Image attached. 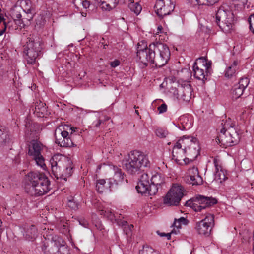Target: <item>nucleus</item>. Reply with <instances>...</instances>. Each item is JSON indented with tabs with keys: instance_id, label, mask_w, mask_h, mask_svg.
Masks as SVG:
<instances>
[{
	"instance_id": "f257e3e1",
	"label": "nucleus",
	"mask_w": 254,
	"mask_h": 254,
	"mask_svg": "<svg viewBox=\"0 0 254 254\" xmlns=\"http://www.w3.org/2000/svg\"><path fill=\"white\" fill-rule=\"evenodd\" d=\"M28 182L25 186L26 192L31 196H41L50 190V182L42 173L31 172L27 175Z\"/></svg>"
},
{
	"instance_id": "f03ea898",
	"label": "nucleus",
	"mask_w": 254,
	"mask_h": 254,
	"mask_svg": "<svg viewBox=\"0 0 254 254\" xmlns=\"http://www.w3.org/2000/svg\"><path fill=\"white\" fill-rule=\"evenodd\" d=\"M51 170L57 179L66 181L72 175L73 167L71 161L61 154H56L50 159Z\"/></svg>"
},
{
	"instance_id": "7ed1b4c3",
	"label": "nucleus",
	"mask_w": 254,
	"mask_h": 254,
	"mask_svg": "<svg viewBox=\"0 0 254 254\" xmlns=\"http://www.w3.org/2000/svg\"><path fill=\"white\" fill-rule=\"evenodd\" d=\"M147 156L138 150H133L128 154V158L123 164V167L131 174L139 173L143 168L149 165Z\"/></svg>"
},
{
	"instance_id": "20e7f679",
	"label": "nucleus",
	"mask_w": 254,
	"mask_h": 254,
	"mask_svg": "<svg viewBox=\"0 0 254 254\" xmlns=\"http://www.w3.org/2000/svg\"><path fill=\"white\" fill-rule=\"evenodd\" d=\"M46 236L42 248L45 254H69V250L62 238L53 235L50 231Z\"/></svg>"
},
{
	"instance_id": "39448f33",
	"label": "nucleus",
	"mask_w": 254,
	"mask_h": 254,
	"mask_svg": "<svg viewBox=\"0 0 254 254\" xmlns=\"http://www.w3.org/2000/svg\"><path fill=\"white\" fill-rule=\"evenodd\" d=\"M149 47L154 60L155 66L161 67L165 65L170 57V51L168 46L161 42H156L150 44Z\"/></svg>"
},
{
	"instance_id": "423d86ee",
	"label": "nucleus",
	"mask_w": 254,
	"mask_h": 254,
	"mask_svg": "<svg viewBox=\"0 0 254 254\" xmlns=\"http://www.w3.org/2000/svg\"><path fill=\"white\" fill-rule=\"evenodd\" d=\"M28 41L24 45V52L26 53V58L27 64L33 65L35 64L37 58L41 56V40L38 37L33 36L29 37Z\"/></svg>"
},
{
	"instance_id": "0eeeda50",
	"label": "nucleus",
	"mask_w": 254,
	"mask_h": 254,
	"mask_svg": "<svg viewBox=\"0 0 254 254\" xmlns=\"http://www.w3.org/2000/svg\"><path fill=\"white\" fill-rule=\"evenodd\" d=\"M234 17L227 4L222 5L216 13V22L219 27L223 30L228 31L232 27Z\"/></svg>"
},
{
	"instance_id": "6e6552de",
	"label": "nucleus",
	"mask_w": 254,
	"mask_h": 254,
	"mask_svg": "<svg viewBox=\"0 0 254 254\" xmlns=\"http://www.w3.org/2000/svg\"><path fill=\"white\" fill-rule=\"evenodd\" d=\"M211 61H208L205 57H201L197 59L193 65L194 77L205 81L207 80V76L211 73Z\"/></svg>"
},
{
	"instance_id": "1a4fd4ad",
	"label": "nucleus",
	"mask_w": 254,
	"mask_h": 254,
	"mask_svg": "<svg viewBox=\"0 0 254 254\" xmlns=\"http://www.w3.org/2000/svg\"><path fill=\"white\" fill-rule=\"evenodd\" d=\"M65 127L63 125H60L56 128L54 133L55 143L63 147L74 146V144L72 140V137L75 130L74 128L70 127L69 130L71 132L69 134Z\"/></svg>"
},
{
	"instance_id": "9d476101",
	"label": "nucleus",
	"mask_w": 254,
	"mask_h": 254,
	"mask_svg": "<svg viewBox=\"0 0 254 254\" xmlns=\"http://www.w3.org/2000/svg\"><path fill=\"white\" fill-rule=\"evenodd\" d=\"M217 202L215 198L198 195L186 201V206L190 207L196 212H198L213 206Z\"/></svg>"
},
{
	"instance_id": "9b49d317",
	"label": "nucleus",
	"mask_w": 254,
	"mask_h": 254,
	"mask_svg": "<svg viewBox=\"0 0 254 254\" xmlns=\"http://www.w3.org/2000/svg\"><path fill=\"white\" fill-rule=\"evenodd\" d=\"M184 192L182 186L173 184L164 198V204L168 206H177L184 196Z\"/></svg>"
},
{
	"instance_id": "f8f14e48",
	"label": "nucleus",
	"mask_w": 254,
	"mask_h": 254,
	"mask_svg": "<svg viewBox=\"0 0 254 254\" xmlns=\"http://www.w3.org/2000/svg\"><path fill=\"white\" fill-rule=\"evenodd\" d=\"M181 143H183V147L186 151V155L191 160L195 159L199 154L200 148L197 139L194 137L186 135L183 136Z\"/></svg>"
},
{
	"instance_id": "ddd939ff",
	"label": "nucleus",
	"mask_w": 254,
	"mask_h": 254,
	"mask_svg": "<svg viewBox=\"0 0 254 254\" xmlns=\"http://www.w3.org/2000/svg\"><path fill=\"white\" fill-rule=\"evenodd\" d=\"M160 188L158 185L149 182V177L147 174L143 173L139 179L136 186V189L139 193L147 194L149 195H154Z\"/></svg>"
},
{
	"instance_id": "4468645a",
	"label": "nucleus",
	"mask_w": 254,
	"mask_h": 254,
	"mask_svg": "<svg viewBox=\"0 0 254 254\" xmlns=\"http://www.w3.org/2000/svg\"><path fill=\"white\" fill-rule=\"evenodd\" d=\"M214 225V216L209 214L202 220L196 223L195 229L198 234L208 237L210 235Z\"/></svg>"
},
{
	"instance_id": "2eb2a0df",
	"label": "nucleus",
	"mask_w": 254,
	"mask_h": 254,
	"mask_svg": "<svg viewBox=\"0 0 254 254\" xmlns=\"http://www.w3.org/2000/svg\"><path fill=\"white\" fill-rule=\"evenodd\" d=\"M42 148V144L37 140L33 139L29 145L28 155L33 158L38 165L44 168L45 166V160L41 153Z\"/></svg>"
},
{
	"instance_id": "dca6fc26",
	"label": "nucleus",
	"mask_w": 254,
	"mask_h": 254,
	"mask_svg": "<svg viewBox=\"0 0 254 254\" xmlns=\"http://www.w3.org/2000/svg\"><path fill=\"white\" fill-rule=\"evenodd\" d=\"M154 8L157 15L163 18L173 11L175 5L171 0H158L156 1Z\"/></svg>"
},
{
	"instance_id": "f3484780",
	"label": "nucleus",
	"mask_w": 254,
	"mask_h": 254,
	"mask_svg": "<svg viewBox=\"0 0 254 254\" xmlns=\"http://www.w3.org/2000/svg\"><path fill=\"white\" fill-rule=\"evenodd\" d=\"M182 141V139H179L174 146L172 150V159H174L176 162L179 163L181 160L185 161V154L186 151L183 149H181L183 147V143H181Z\"/></svg>"
},
{
	"instance_id": "a211bd4d",
	"label": "nucleus",
	"mask_w": 254,
	"mask_h": 254,
	"mask_svg": "<svg viewBox=\"0 0 254 254\" xmlns=\"http://www.w3.org/2000/svg\"><path fill=\"white\" fill-rule=\"evenodd\" d=\"M189 175L188 176L187 181L192 185H200L203 183V179L199 175L198 169L197 167L193 166L189 170Z\"/></svg>"
},
{
	"instance_id": "6ab92c4d",
	"label": "nucleus",
	"mask_w": 254,
	"mask_h": 254,
	"mask_svg": "<svg viewBox=\"0 0 254 254\" xmlns=\"http://www.w3.org/2000/svg\"><path fill=\"white\" fill-rule=\"evenodd\" d=\"M177 98L185 102L190 100L191 95V90L190 85L185 87L180 86L177 90Z\"/></svg>"
},
{
	"instance_id": "aec40b11",
	"label": "nucleus",
	"mask_w": 254,
	"mask_h": 254,
	"mask_svg": "<svg viewBox=\"0 0 254 254\" xmlns=\"http://www.w3.org/2000/svg\"><path fill=\"white\" fill-rule=\"evenodd\" d=\"M231 139L232 138L230 137L229 131L223 132L222 131H220L217 136L216 141L218 144H220L221 146H223L226 148L229 146H233Z\"/></svg>"
},
{
	"instance_id": "412c9836",
	"label": "nucleus",
	"mask_w": 254,
	"mask_h": 254,
	"mask_svg": "<svg viewBox=\"0 0 254 254\" xmlns=\"http://www.w3.org/2000/svg\"><path fill=\"white\" fill-rule=\"evenodd\" d=\"M25 133L27 136H31V137H37V132L39 131V126L37 124L33 123L31 121L27 120L25 123Z\"/></svg>"
},
{
	"instance_id": "4be33fe9",
	"label": "nucleus",
	"mask_w": 254,
	"mask_h": 254,
	"mask_svg": "<svg viewBox=\"0 0 254 254\" xmlns=\"http://www.w3.org/2000/svg\"><path fill=\"white\" fill-rule=\"evenodd\" d=\"M34 109L32 110L34 113L38 117H43L47 114L46 104L41 101H36L33 105Z\"/></svg>"
},
{
	"instance_id": "5701e85b",
	"label": "nucleus",
	"mask_w": 254,
	"mask_h": 254,
	"mask_svg": "<svg viewBox=\"0 0 254 254\" xmlns=\"http://www.w3.org/2000/svg\"><path fill=\"white\" fill-rule=\"evenodd\" d=\"M114 184L110 180L108 184H106V181L104 179H99L97 180L96 189L97 191L102 193L106 190H109L110 191L113 190Z\"/></svg>"
},
{
	"instance_id": "b1692460",
	"label": "nucleus",
	"mask_w": 254,
	"mask_h": 254,
	"mask_svg": "<svg viewBox=\"0 0 254 254\" xmlns=\"http://www.w3.org/2000/svg\"><path fill=\"white\" fill-rule=\"evenodd\" d=\"M37 233L36 226L32 225L25 229L23 236L26 240L33 241L37 237Z\"/></svg>"
},
{
	"instance_id": "393cba45",
	"label": "nucleus",
	"mask_w": 254,
	"mask_h": 254,
	"mask_svg": "<svg viewBox=\"0 0 254 254\" xmlns=\"http://www.w3.org/2000/svg\"><path fill=\"white\" fill-rule=\"evenodd\" d=\"M101 3L102 8L110 11L115 8L119 3V0H97Z\"/></svg>"
},
{
	"instance_id": "a878e982",
	"label": "nucleus",
	"mask_w": 254,
	"mask_h": 254,
	"mask_svg": "<svg viewBox=\"0 0 254 254\" xmlns=\"http://www.w3.org/2000/svg\"><path fill=\"white\" fill-rule=\"evenodd\" d=\"M221 126V128H220V131L225 132L230 131L231 128H233L235 124L232 122L231 119L229 118L228 119L225 120H222Z\"/></svg>"
},
{
	"instance_id": "bb28decb",
	"label": "nucleus",
	"mask_w": 254,
	"mask_h": 254,
	"mask_svg": "<svg viewBox=\"0 0 254 254\" xmlns=\"http://www.w3.org/2000/svg\"><path fill=\"white\" fill-rule=\"evenodd\" d=\"M150 181L152 184L159 186L160 187V188H161L165 184V178L160 173H156L153 175Z\"/></svg>"
},
{
	"instance_id": "cd10ccee",
	"label": "nucleus",
	"mask_w": 254,
	"mask_h": 254,
	"mask_svg": "<svg viewBox=\"0 0 254 254\" xmlns=\"http://www.w3.org/2000/svg\"><path fill=\"white\" fill-rule=\"evenodd\" d=\"M9 140L7 129L0 126V146L5 144Z\"/></svg>"
},
{
	"instance_id": "c85d7f7f",
	"label": "nucleus",
	"mask_w": 254,
	"mask_h": 254,
	"mask_svg": "<svg viewBox=\"0 0 254 254\" xmlns=\"http://www.w3.org/2000/svg\"><path fill=\"white\" fill-rule=\"evenodd\" d=\"M113 169L114 172V182L116 185H117L124 181V174L122 173L121 169L117 166H113Z\"/></svg>"
},
{
	"instance_id": "c756f323",
	"label": "nucleus",
	"mask_w": 254,
	"mask_h": 254,
	"mask_svg": "<svg viewBox=\"0 0 254 254\" xmlns=\"http://www.w3.org/2000/svg\"><path fill=\"white\" fill-rule=\"evenodd\" d=\"M23 10L22 8L18 6H14L11 9L10 13L12 18L14 21H22L20 11Z\"/></svg>"
},
{
	"instance_id": "7c9ffc66",
	"label": "nucleus",
	"mask_w": 254,
	"mask_h": 254,
	"mask_svg": "<svg viewBox=\"0 0 254 254\" xmlns=\"http://www.w3.org/2000/svg\"><path fill=\"white\" fill-rule=\"evenodd\" d=\"M128 6L130 10L134 12L136 15H138L141 10L142 7L139 2H134V1L130 0Z\"/></svg>"
},
{
	"instance_id": "2f4dec72",
	"label": "nucleus",
	"mask_w": 254,
	"mask_h": 254,
	"mask_svg": "<svg viewBox=\"0 0 254 254\" xmlns=\"http://www.w3.org/2000/svg\"><path fill=\"white\" fill-rule=\"evenodd\" d=\"M139 45L137 48V56L139 61L144 65L147 66V59L145 58V47L143 49H139Z\"/></svg>"
},
{
	"instance_id": "473e14b6",
	"label": "nucleus",
	"mask_w": 254,
	"mask_h": 254,
	"mask_svg": "<svg viewBox=\"0 0 254 254\" xmlns=\"http://www.w3.org/2000/svg\"><path fill=\"white\" fill-rule=\"evenodd\" d=\"M238 62L237 61H234L232 64L228 67L225 70V75L228 77H231L235 73L237 69V65Z\"/></svg>"
},
{
	"instance_id": "72a5a7b5",
	"label": "nucleus",
	"mask_w": 254,
	"mask_h": 254,
	"mask_svg": "<svg viewBox=\"0 0 254 254\" xmlns=\"http://www.w3.org/2000/svg\"><path fill=\"white\" fill-rule=\"evenodd\" d=\"M229 133L230 138H232L231 139V140L233 144V146L237 144L239 142L240 139V135L237 131L235 130L234 128H231V129L229 131Z\"/></svg>"
},
{
	"instance_id": "f704fd0d",
	"label": "nucleus",
	"mask_w": 254,
	"mask_h": 254,
	"mask_svg": "<svg viewBox=\"0 0 254 254\" xmlns=\"http://www.w3.org/2000/svg\"><path fill=\"white\" fill-rule=\"evenodd\" d=\"M244 89L235 84L232 89V97L233 99H237L243 94Z\"/></svg>"
},
{
	"instance_id": "c9c22d12",
	"label": "nucleus",
	"mask_w": 254,
	"mask_h": 254,
	"mask_svg": "<svg viewBox=\"0 0 254 254\" xmlns=\"http://www.w3.org/2000/svg\"><path fill=\"white\" fill-rule=\"evenodd\" d=\"M189 221L185 218L182 217L178 219H175L174 222L172 225V227H175L177 228H181V224L187 225Z\"/></svg>"
},
{
	"instance_id": "e433bc0d",
	"label": "nucleus",
	"mask_w": 254,
	"mask_h": 254,
	"mask_svg": "<svg viewBox=\"0 0 254 254\" xmlns=\"http://www.w3.org/2000/svg\"><path fill=\"white\" fill-rule=\"evenodd\" d=\"M145 58L147 59V64L149 62L151 64H154L155 65V62L153 57V55L151 53V51L150 50V47L148 48L147 46H145Z\"/></svg>"
},
{
	"instance_id": "4c0bfd02",
	"label": "nucleus",
	"mask_w": 254,
	"mask_h": 254,
	"mask_svg": "<svg viewBox=\"0 0 254 254\" xmlns=\"http://www.w3.org/2000/svg\"><path fill=\"white\" fill-rule=\"evenodd\" d=\"M127 221H123L122 225L124 226L123 230L126 235L129 236L131 234L132 228L133 227V225H127Z\"/></svg>"
},
{
	"instance_id": "58836bf2",
	"label": "nucleus",
	"mask_w": 254,
	"mask_h": 254,
	"mask_svg": "<svg viewBox=\"0 0 254 254\" xmlns=\"http://www.w3.org/2000/svg\"><path fill=\"white\" fill-rule=\"evenodd\" d=\"M58 227L61 232L63 234H66L69 231L68 226L67 223L61 222L59 224Z\"/></svg>"
},
{
	"instance_id": "ea45409f",
	"label": "nucleus",
	"mask_w": 254,
	"mask_h": 254,
	"mask_svg": "<svg viewBox=\"0 0 254 254\" xmlns=\"http://www.w3.org/2000/svg\"><path fill=\"white\" fill-rule=\"evenodd\" d=\"M193 1V0H191ZM219 0H195L198 5H212L217 2Z\"/></svg>"
},
{
	"instance_id": "a19ab883",
	"label": "nucleus",
	"mask_w": 254,
	"mask_h": 254,
	"mask_svg": "<svg viewBox=\"0 0 254 254\" xmlns=\"http://www.w3.org/2000/svg\"><path fill=\"white\" fill-rule=\"evenodd\" d=\"M79 205V203L77 202L73 198L71 200H69L67 202L68 206L74 210L78 209Z\"/></svg>"
},
{
	"instance_id": "79ce46f5",
	"label": "nucleus",
	"mask_w": 254,
	"mask_h": 254,
	"mask_svg": "<svg viewBox=\"0 0 254 254\" xmlns=\"http://www.w3.org/2000/svg\"><path fill=\"white\" fill-rule=\"evenodd\" d=\"M249 83V79L247 77H243L240 79L238 83L236 84V85L245 90V89L248 86Z\"/></svg>"
},
{
	"instance_id": "37998d69",
	"label": "nucleus",
	"mask_w": 254,
	"mask_h": 254,
	"mask_svg": "<svg viewBox=\"0 0 254 254\" xmlns=\"http://www.w3.org/2000/svg\"><path fill=\"white\" fill-rule=\"evenodd\" d=\"M155 133L156 135L161 138H165L168 134V131L161 128L156 129Z\"/></svg>"
},
{
	"instance_id": "c03bdc74",
	"label": "nucleus",
	"mask_w": 254,
	"mask_h": 254,
	"mask_svg": "<svg viewBox=\"0 0 254 254\" xmlns=\"http://www.w3.org/2000/svg\"><path fill=\"white\" fill-rule=\"evenodd\" d=\"M191 127V123H189V124H186L184 125L183 123L181 124V126L179 125L178 127L182 130H186L189 129Z\"/></svg>"
},
{
	"instance_id": "a18cd8bd",
	"label": "nucleus",
	"mask_w": 254,
	"mask_h": 254,
	"mask_svg": "<svg viewBox=\"0 0 254 254\" xmlns=\"http://www.w3.org/2000/svg\"><path fill=\"white\" fill-rule=\"evenodd\" d=\"M157 109L160 114L166 112L167 109V105L166 104L163 103L159 106Z\"/></svg>"
},
{
	"instance_id": "49530a36",
	"label": "nucleus",
	"mask_w": 254,
	"mask_h": 254,
	"mask_svg": "<svg viewBox=\"0 0 254 254\" xmlns=\"http://www.w3.org/2000/svg\"><path fill=\"white\" fill-rule=\"evenodd\" d=\"M109 120V118L107 117L104 121L101 119H98L96 123H94V126L95 127H99L101 124H103L106 121H108Z\"/></svg>"
},
{
	"instance_id": "de8ad7c7",
	"label": "nucleus",
	"mask_w": 254,
	"mask_h": 254,
	"mask_svg": "<svg viewBox=\"0 0 254 254\" xmlns=\"http://www.w3.org/2000/svg\"><path fill=\"white\" fill-rule=\"evenodd\" d=\"M120 64V61L119 60H115L113 62H110V65L113 68H115L119 66Z\"/></svg>"
},
{
	"instance_id": "09e8293b",
	"label": "nucleus",
	"mask_w": 254,
	"mask_h": 254,
	"mask_svg": "<svg viewBox=\"0 0 254 254\" xmlns=\"http://www.w3.org/2000/svg\"><path fill=\"white\" fill-rule=\"evenodd\" d=\"M79 224L84 227H87L88 226V222L84 219H81L79 220Z\"/></svg>"
},
{
	"instance_id": "8fccbe9b",
	"label": "nucleus",
	"mask_w": 254,
	"mask_h": 254,
	"mask_svg": "<svg viewBox=\"0 0 254 254\" xmlns=\"http://www.w3.org/2000/svg\"><path fill=\"white\" fill-rule=\"evenodd\" d=\"M249 23V29L254 34V19L248 20Z\"/></svg>"
},
{
	"instance_id": "3c124183",
	"label": "nucleus",
	"mask_w": 254,
	"mask_h": 254,
	"mask_svg": "<svg viewBox=\"0 0 254 254\" xmlns=\"http://www.w3.org/2000/svg\"><path fill=\"white\" fill-rule=\"evenodd\" d=\"M213 163L215 165V169H216V173H219V168H221V166H219L218 165V162L217 159L215 158L213 160Z\"/></svg>"
},
{
	"instance_id": "603ef678",
	"label": "nucleus",
	"mask_w": 254,
	"mask_h": 254,
	"mask_svg": "<svg viewBox=\"0 0 254 254\" xmlns=\"http://www.w3.org/2000/svg\"><path fill=\"white\" fill-rule=\"evenodd\" d=\"M3 20V28L2 30H0V36H1L6 31V28H7V25L6 24V22L5 21L4 19H2Z\"/></svg>"
},
{
	"instance_id": "864d4df0",
	"label": "nucleus",
	"mask_w": 254,
	"mask_h": 254,
	"mask_svg": "<svg viewBox=\"0 0 254 254\" xmlns=\"http://www.w3.org/2000/svg\"><path fill=\"white\" fill-rule=\"evenodd\" d=\"M90 4V1L88 0H84L82 2V5L85 8H87L89 7Z\"/></svg>"
},
{
	"instance_id": "5fc2aeb1",
	"label": "nucleus",
	"mask_w": 254,
	"mask_h": 254,
	"mask_svg": "<svg viewBox=\"0 0 254 254\" xmlns=\"http://www.w3.org/2000/svg\"><path fill=\"white\" fill-rule=\"evenodd\" d=\"M233 1H239L242 5H245L247 2V0H232Z\"/></svg>"
},
{
	"instance_id": "6e6d98bb",
	"label": "nucleus",
	"mask_w": 254,
	"mask_h": 254,
	"mask_svg": "<svg viewBox=\"0 0 254 254\" xmlns=\"http://www.w3.org/2000/svg\"><path fill=\"white\" fill-rule=\"evenodd\" d=\"M174 233V231L172 230L171 232L166 233V235H165V237H167V240H170L171 239V234Z\"/></svg>"
},
{
	"instance_id": "4d7b16f0",
	"label": "nucleus",
	"mask_w": 254,
	"mask_h": 254,
	"mask_svg": "<svg viewBox=\"0 0 254 254\" xmlns=\"http://www.w3.org/2000/svg\"><path fill=\"white\" fill-rule=\"evenodd\" d=\"M157 233L158 234V235H159L161 237H164L166 235V233L164 232H160L159 231H157Z\"/></svg>"
},
{
	"instance_id": "13d9d810",
	"label": "nucleus",
	"mask_w": 254,
	"mask_h": 254,
	"mask_svg": "<svg viewBox=\"0 0 254 254\" xmlns=\"http://www.w3.org/2000/svg\"><path fill=\"white\" fill-rule=\"evenodd\" d=\"M253 19H254V13L253 14H251L248 18V20L252 21Z\"/></svg>"
},
{
	"instance_id": "bf43d9fd",
	"label": "nucleus",
	"mask_w": 254,
	"mask_h": 254,
	"mask_svg": "<svg viewBox=\"0 0 254 254\" xmlns=\"http://www.w3.org/2000/svg\"><path fill=\"white\" fill-rule=\"evenodd\" d=\"M138 45H139V49H143L144 48V47L145 46H147L146 45H140V43H139L138 44H137V47L138 46Z\"/></svg>"
},
{
	"instance_id": "052dcab7",
	"label": "nucleus",
	"mask_w": 254,
	"mask_h": 254,
	"mask_svg": "<svg viewBox=\"0 0 254 254\" xmlns=\"http://www.w3.org/2000/svg\"><path fill=\"white\" fill-rule=\"evenodd\" d=\"M253 240H254V245H253V254H254V231L253 232Z\"/></svg>"
},
{
	"instance_id": "680f3d73",
	"label": "nucleus",
	"mask_w": 254,
	"mask_h": 254,
	"mask_svg": "<svg viewBox=\"0 0 254 254\" xmlns=\"http://www.w3.org/2000/svg\"><path fill=\"white\" fill-rule=\"evenodd\" d=\"M2 223V222L1 220L0 219V233L1 232V230H2L1 228Z\"/></svg>"
},
{
	"instance_id": "e2e57ef3",
	"label": "nucleus",
	"mask_w": 254,
	"mask_h": 254,
	"mask_svg": "<svg viewBox=\"0 0 254 254\" xmlns=\"http://www.w3.org/2000/svg\"><path fill=\"white\" fill-rule=\"evenodd\" d=\"M119 2H124V0H119Z\"/></svg>"
},
{
	"instance_id": "0e129e2a",
	"label": "nucleus",
	"mask_w": 254,
	"mask_h": 254,
	"mask_svg": "<svg viewBox=\"0 0 254 254\" xmlns=\"http://www.w3.org/2000/svg\"><path fill=\"white\" fill-rule=\"evenodd\" d=\"M161 29H162V27H161V26H159V27H158V30H161Z\"/></svg>"
},
{
	"instance_id": "69168bd1",
	"label": "nucleus",
	"mask_w": 254,
	"mask_h": 254,
	"mask_svg": "<svg viewBox=\"0 0 254 254\" xmlns=\"http://www.w3.org/2000/svg\"><path fill=\"white\" fill-rule=\"evenodd\" d=\"M135 113L137 114V115H139V112L137 110H135Z\"/></svg>"
},
{
	"instance_id": "338daca9",
	"label": "nucleus",
	"mask_w": 254,
	"mask_h": 254,
	"mask_svg": "<svg viewBox=\"0 0 254 254\" xmlns=\"http://www.w3.org/2000/svg\"><path fill=\"white\" fill-rule=\"evenodd\" d=\"M30 12V10L28 9V11H27V12Z\"/></svg>"
},
{
	"instance_id": "774afa93",
	"label": "nucleus",
	"mask_w": 254,
	"mask_h": 254,
	"mask_svg": "<svg viewBox=\"0 0 254 254\" xmlns=\"http://www.w3.org/2000/svg\"><path fill=\"white\" fill-rule=\"evenodd\" d=\"M125 181H126V183H127V179H126Z\"/></svg>"
}]
</instances>
